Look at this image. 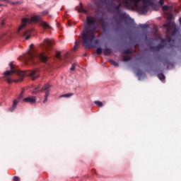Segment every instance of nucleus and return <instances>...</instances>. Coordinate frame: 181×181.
Here are the masks:
<instances>
[{"instance_id":"23","label":"nucleus","mask_w":181,"mask_h":181,"mask_svg":"<svg viewBox=\"0 0 181 181\" xmlns=\"http://www.w3.org/2000/svg\"><path fill=\"white\" fill-rule=\"evenodd\" d=\"M96 53L98 55L103 54V48L98 47L97 49H96Z\"/></svg>"},{"instance_id":"30","label":"nucleus","mask_w":181,"mask_h":181,"mask_svg":"<svg viewBox=\"0 0 181 181\" xmlns=\"http://www.w3.org/2000/svg\"><path fill=\"white\" fill-rule=\"evenodd\" d=\"M169 10V6L165 5L162 7V11H168Z\"/></svg>"},{"instance_id":"40","label":"nucleus","mask_w":181,"mask_h":181,"mask_svg":"<svg viewBox=\"0 0 181 181\" xmlns=\"http://www.w3.org/2000/svg\"><path fill=\"white\" fill-rule=\"evenodd\" d=\"M39 88H40V86H39L38 87L35 88V91H37V90H39Z\"/></svg>"},{"instance_id":"36","label":"nucleus","mask_w":181,"mask_h":181,"mask_svg":"<svg viewBox=\"0 0 181 181\" xmlns=\"http://www.w3.org/2000/svg\"><path fill=\"white\" fill-rule=\"evenodd\" d=\"M4 25H5V19H4V20L2 21V22H1V28L4 27Z\"/></svg>"},{"instance_id":"27","label":"nucleus","mask_w":181,"mask_h":181,"mask_svg":"<svg viewBox=\"0 0 181 181\" xmlns=\"http://www.w3.org/2000/svg\"><path fill=\"white\" fill-rule=\"evenodd\" d=\"M76 66H77V64L76 63L72 64L71 67L70 68V70L71 71H74V70H76Z\"/></svg>"},{"instance_id":"16","label":"nucleus","mask_w":181,"mask_h":181,"mask_svg":"<svg viewBox=\"0 0 181 181\" xmlns=\"http://www.w3.org/2000/svg\"><path fill=\"white\" fill-rule=\"evenodd\" d=\"M114 9H115L117 13H118V15H119V13H121V3H119V4L115 6L114 7Z\"/></svg>"},{"instance_id":"32","label":"nucleus","mask_w":181,"mask_h":181,"mask_svg":"<svg viewBox=\"0 0 181 181\" xmlns=\"http://www.w3.org/2000/svg\"><path fill=\"white\" fill-rule=\"evenodd\" d=\"M78 45V42L76 41L75 42V45L74 47H73V50L76 51L77 50V48H76V46Z\"/></svg>"},{"instance_id":"25","label":"nucleus","mask_w":181,"mask_h":181,"mask_svg":"<svg viewBox=\"0 0 181 181\" xmlns=\"http://www.w3.org/2000/svg\"><path fill=\"white\" fill-rule=\"evenodd\" d=\"M124 54H131V53H132V51L129 49H125L124 52H123Z\"/></svg>"},{"instance_id":"11","label":"nucleus","mask_w":181,"mask_h":181,"mask_svg":"<svg viewBox=\"0 0 181 181\" xmlns=\"http://www.w3.org/2000/svg\"><path fill=\"white\" fill-rule=\"evenodd\" d=\"M18 103H19V100H18V99L14 100L13 101V105L11 107H10L8 109V111H10V112H13V111H15V110H16V107Z\"/></svg>"},{"instance_id":"18","label":"nucleus","mask_w":181,"mask_h":181,"mask_svg":"<svg viewBox=\"0 0 181 181\" xmlns=\"http://www.w3.org/2000/svg\"><path fill=\"white\" fill-rule=\"evenodd\" d=\"M73 95H74V93H66V94L60 95L59 98H69V97H73Z\"/></svg>"},{"instance_id":"19","label":"nucleus","mask_w":181,"mask_h":181,"mask_svg":"<svg viewBox=\"0 0 181 181\" xmlns=\"http://www.w3.org/2000/svg\"><path fill=\"white\" fill-rule=\"evenodd\" d=\"M100 25L102 26V28L105 30L107 29V23L104 21L103 20L100 21Z\"/></svg>"},{"instance_id":"35","label":"nucleus","mask_w":181,"mask_h":181,"mask_svg":"<svg viewBox=\"0 0 181 181\" xmlns=\"http://www.w3.org/2000/svg\"><path fill=\"white\" fill-rule=\"evenodd\" d=\"M47 13H49V11H47V10L42 11V15H47Z\"/></svg>"},{"instance_id":"6","label":"nucleus","mask_w":181,"mask_h":181,"mask_svg":"<svg viewBox=\"0 0 181 181\" xmlns=\"http://www.w3.org/2000/svg\"><path fill=\"white\" fill-rule=\"evenodd\" d=\"M45 99L42 101V103H47V97H49L50 94V85L49 83H46L40 90V93H45Z\"/></svg>"},{"instance_id":"1","label":"nucleus","mask_w":181,"mask_h":181,"mask_svg":"<svg viewBox=\"0 0 181 181\" xmlns=\"http://www.w3.org/2000/svg\"><path fill=\"white\" fill-rule=\"evenodd\" d=\"M96 23L97 21L94 16H89L86 17V25L81 33V37L83 45L87 49L94 48L96 45L100 43V40L95 39Z\"/></svg>"},{"instance_id":"7","label":"nucleus","mask_w":181,"mask_h":181,"mask_svg":"<svg viewBox=\"0 0 181 181\" xmlns=\"http://www.w3.org/2000/svg\"><path fill=\"white\" fill-rule=\"evenodd\" d=\"M139 11L141 13H148V6H146V2H143V4L139 7Z\"/></svg>"},{"instance_id":"41","label":"nucleus","mask_w":181,"mask_h":181,"mask_svg":"<svg viewBox=\"0 0 181 181\" xmlns=\"http://www.w3.org/2000/svg\"><path fill=\"white\" fill-rule=\"evenodd\" d=\"M33 44H31L30 45V49H32V47H33Z\"/></svg>"},{"instance_id":"9","label":"nucleus","mask_w":181,"mask_h":181,"mask_svg":"<svg viewBox=\"0 0 181 181\" xmlns=\"http://www.w3.org/2000/svg\"><path fill=\"white\" fill-rule=\"evenodd\" d=\"M165 47V45H162V44H159L158 45L153 47V46H151L150 47V49L152 52H159V50H160V49H163Z\"/></svg>"},{"instance_id":"46","label":"nucleus","mask_w":181,"mask_h":181,"mask_svg":"<svg viewBox=\"0 0 181 181\" xmlns=\"http://www.w3.org/2000/svg\"><path fill=\"white\" fill-rule=\"evenodd\" d=\"M163 42H165V40H163Z\"/></svg>"},{"instance_id":"39","label":"nucleus","mask_w":181,"mask_h":181,"mask_svg":"<svg viewBox=\"0 0 181 181\" xmlns=\"http://www.w3.org/2000/svg\"><path fill=\"white\" fill-rule=\"evenodd\" d=\"M126 13H122V18H124L125 16Z\"/></svg>"},{"instance_id":"20","label":"nucleus","mask_w":181,"mask_h":181,"mask_svg":"<svg viewBox=\"0 0 181 181\" xmlns=\"http://www.w3.org/2000/svg\"><path fill=\"white\" fill-rule=\"evenodd\" d=\"M158 77L159 80H160L161 81H163V80H165V75L163 74H158Z\"/></svg>"},{"instance_id":"3","label":"nucleus","mask_w":181,"mask_h":181,"mask_svg":"<svg viewBox=\"0 0 181 181\" xmlns=\"http://www.w3.org/2000/svg\"><path fill=\"white\" fill-rule=\"evenodd\" d=\"M24 63L26 66H35L37 63V60H40L42 63H47L49 57L43 52L37 54L33 51L28 50L24 56Z\"/></svg>"},{"instance_id":"43","label":"nucleus","mask_w":181,"mask_h":181,"mask_svg":"<svg viewBox=\"0 0 181 181\" xmlns=\"http://www.w3.org/2000/svg\"><path fill=\"white\" fill-rule=\"evenodd\" d=\"M115 21H116V22H118V18H117V17H115Z\"/></svg>"},{"instance_id":"38","label":"nucleus","mask_w":181,"mask_h":181,"mask_svg":"<svg viewBox=\"0 0 181 181\" xmlns=\"http://www.w3.org/2000/svg\"><path fill=\"white\" fill-rule=\"evenodd\" d=\"M19 4H21L20 1L13 2V5H19Z\"/></svg>"},{"instance_id":"5","label":"nucleus","mask_w":181,"mask_h":181,"mask_svg":"<svg viewBox=\"0 0 181 181\" xmlns=\"http://www.w3.org/2000/svg\"><path fill=\"white\" fill-rule=\"evenodd\" d=\"M124 2L127 6H131L132 2L134 4V5H138L139 2H141V0H124ZM143 2H146L149 6L152 8V9H154L155 11H157L156 9V4H155V2L151 0H143Z\"/></svg>"},{"instance_id":"17","label":"nucleus","mask_w":181,"mask_h":181,"mask_svg":"<svg viewBox=\"0 0 181 181\" xmlns=\"http://www.w3.org/2000/svg\"><path fill=\"white\" fill-rule=\"evenodd\" d=\"M80 8L78 9V12L81 13H87V10L84 9L83 7V3H80Z\"/></svg>"},{"instance_id":"21","label":"nucleus","mask_w":181,"mask_h":181,"mask_svg":"<svg viewBox=\"0 0 181 181\" xmlns=\"http://www.w3.org/2000/svg\"><path fill=\"white\" fill-rule=\"evenodd\" d=\"M110 63L112 66H115V67H118V66H119V64L114 60H110Z\"/></svg>"},{"instance_id":"4","label":"nucleus","mask_w":181,"mask_h":181,"mask_svg":"<svg viewBox=\"0 0 181 181\" xmlns=\"http://www.w3.org/2000/svg\"><path fill=\"white\" fill-rule=\"evenodd\" d=\"M39 21H40V16H33L30 19L26 18H22L21 25L18 29V33H19L22 29H25L28 23H30V22H39Z\"/></svg>"},{"instance_id":"24","label":"nucleus","mask_w":181,"mask_h":181,"mask_svg":"<svg viewBox=\"0 0 181 181\" xmlns=\"http://www.w3.org/2000/svg\"><path fill=\"white\" fill-rule=\"evenodd\" d=\"M94 103L98 107H103V102L100 100H95Z\"/></svg>"},{"instance_id":"37","label":"nucleus","mask_w":181,"mask_h":181,"mask_svg":"<svg viewBox=\"0 0 181 181\" xmlns=\"http://www.w3.org/2000/svg\"><path fill=\"white\" fill-rule=\"evenodd\" d=\"M167 42H168V43H170V42H172V37H168V40H167Z\"/></svg>"},{"instance_id":"8","label":"nucleus","mask_w":181,"mask_h":181,"mask_svg":"<svg viewBox=\"0 0 181 181\" xmlns=\"http://www.w3.org/2000/svg\"><path fill=\"white\" fill-rule=\"evenodd\" d=\"M165 47V45H162V44H159L158 45L153 47V46H151L150 47V49L152 52H159V50H160V49H163Z\"/></svg>"},{"instance_id":"10","label":"nucleus","mask_w":181,"mask_h":181,"mask_svg":"<svg viewBox=\"0 0 181 181\" xmlns=\"http://www.w3.org/2000/svg\"><path fill=\"white\" fill-rule=\"evenodd\" d=\"M23 103H30V104H35L36 98L35 97H28L23 100Z\"/></svg>"},{"instance_id":"28","label":"nucleus","mask_w":181,"mask_h":181,"mask_svg":"<svg viewBox=\"0 0 181 181\" xmlns=\"http://www.w3.org/2000/svg\"><path fill=\"white\" fill-rule=\"evenodd\" d=\"M140 28L141 29H148V25L146 24H140Z\"/></svg>"},{"instance_id":"42","label":"nucleus","mask_w":181,"mask_h":181,"mask_svg":"<svg viewBox=\"0 0 181 181\" xmlns=\"http://www.w3.org/2000/svg\"><path fill=\"white\" fill-rule=\"evenodd\" d=\"M1 1H2L3 2H8V0H0V2Z\"/></svg>"},{"instance_id":"31","label":"nucleus","mask_w":181,"mask_h":181,"mask_svg":"<svg viewBox=\"0 0 181 181\" xmlns=\"http://www.w3.org/2000/svg\"><path fill=\"white\" fill-rule=\"evenodd\" d=\"M23 98V90L21 91V94L18 95V100H22Z\"/></svg>"},{"instance_id":"44","label":"nucleus","mask_w":181,"mask_h":181,"mask_svg":"<svg viewBox=\"0 0 181 181\" xmlns=\"http://www.w3.org/2000/svg\"><path fill=\"white\" fill-rule=\"evenodd\" d=\"M92 173H95V170L93 169V170H92Z\"/></svg>"},{"instance_id":"14","label":"nucleus","mask_w":181,"mask_h":181,"mask_svg":"<svg viewBox=\"0 0 181 181\" xmlns=\"http://www.w3.org/2000/svg\"><path fill=\"white\" fill-rule=\"evenodd\" d=\"M105 56H111V53H112V49L111 48H105L103 51Z\"/></svg>"},{"instance_id":"2","label":"nucleus","mask_w":181,"mask_h":181,"mask_svg":"<svg viewBox=\"0 0 181 181\" xmlns=\"http://www.w3.org/2000/svg\"><path fill=\"white\" fill-rule=\"evenodd\" d=\"M11 67V70H8L4 72V74L5 76L6 81L8 84H11L12 83V80L11 78H9V76L11 74H13L16 73L17 76H19V78L14 81L16 83H19L21 81H23V78H25V76H28L29 77H32L33 81H35L36 78L39 77V74H37V69H34V70H29L26 71L18 70L15 69V66H13V63L10 62L8 64Z\"/></svg>"},{"instance_id":"22","label":"nucleus","mask_w":181,"mask_h":181,"mask_svg":"<svg viewBox=\"0 0 181 181\" xmlns=\"http://www.w3.org/2000/svg\"><path fill=\"white\" fill-rule=\"evenodd\" d=\"M129 60H131V57H129V55L123 56V61L124 62H129Z\"/></svg>"},{"instance_id":"33","label":"nucleus","mask_w":181,"mask_h":181,"mask_svg":"<svg viewBox=\"0 0 181 181\" xmlns=\"http://www.w3.org/2000/svg\"><path fill=\"white\" fill-rule=\"evenodd\" d=\"M158 4L160 6L163 5V4H165V0H159Z\"/></svg>"},{"instance_id":"15","label":"nucleus","mask_w":181,"mask_h":181,"mask_svg":"<svg viewBox=\"0 0 181 181\" xmlns=\"http://www.w3.org/2000/svg\"><path fill=\"white\" fill-rule=\"evenodd\" d=\"M41 26H42V28H44V29H52V27H50V25H49V23H46L45 21L41 22Z\"/></svg>"},{"instance_id":"13","label":"nucleus","mask_w":181,"mask_h":181,"mask_svg":"<svg viewBox=\"0 0 181 181\" xmlns=\"http://www.w3.org/2000/svg\"><path fill=\"white\" fill-rule=\"evenodd\" d=\"M32 33V30H25L23 34V37L25 36V40H29L30 39V33Z\"/></svg>"},{"instance_id":"12","label":"nucleus","mask_w":181,"mask_h":181,"mask_svg":"<svg viewBox=\"0 0 181 181\" xmlns=\"http://www.w3.org/2000/svg\"><path fill=\"white\" fill-rule=\"evenodd\" d=\"M52 41L49 39H45L43 42V46L46 49H50V47H52Z\"/></svg>"},{"instance_id":"29","label":"nucleus","mask_w":181,"mask_h":181,"mask_svg":"<svg viewBox=\"0 0 181 181\" xmlns=\"http://www.w3.org/2000/svg\"><path fill=\"white\" fill-rule=\"evenodd\" d=\"M136 75L138 77H141V76H142V71H141V69H138L136 71Z\"/></svg>"},{"instance_id":"34","label":"nucleus","mask_w":181,"mask_h":181,"mask_svg":"<svg viewBox=\"0 0 181 181\" xmlns=\"http://www.w3.org/2000/svg\"><path fill=\"white\" fill-rule=\"evenodd\" d=\"M13 181H19V177L18 176H14Z\"/></svg>"},{"instance_id":"26","label":"nucleus","mask_w":181,"mask_h":181,"mask_svg":"<svg viewBox=\"0 0 181 181\" xmlns=\"http://www.w3.org/2000/svg\"><path fill=\"white\" fill-rule=\"evenodd\" d=\"M61 56H62V52L59 51H57L56 52V57L57 59H61Z\"/></svg>"},{"instance_id":"45","label":"nucleus","mask_w":181,"mask_h":181,"mask_svg":"<svg viewBox=\"0 0 181 181\" xmlns=\"http://www.w3.org/2000/svg\"><path fill=\"white\" fill-rule=\"evenodd\" d=\"M179 22H180V23L181 24V17H180V19H179Z\"/></svg>"}]
</instances>
